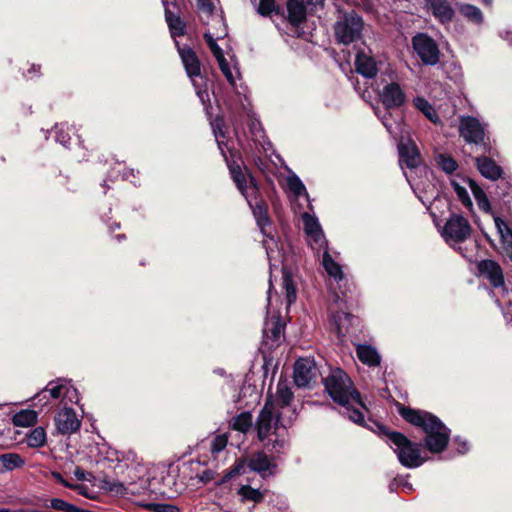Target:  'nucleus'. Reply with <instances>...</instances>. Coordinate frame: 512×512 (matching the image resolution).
Masks as SVG:
<instances>
[{"mask_svg": "<svg viewBox=\"0 0 512 512\" xmlns=\"http://www.w3.org/2000/svg\"><path fill=\"white\" fill-rule=\"evenodd\" d=\"M323 384L331 399L342 408L341 413L352 422L362 424V411L367 408L349 375L341 368H330Z\"/></svg>", "mask_w": 512, "mask_h": 512, "instance_id": "nucleus-1", "label": "nucleus"}, {"mask_svg": "<svg viewBox=\"0 0 512 512\" xmlns=\"http://www.w3.org/2000/svg\"><path fill=\"white\" fill-rule=\"evenodd\" d=\"M399 414L410 424L420 427L426 434L424 443L432 453H441L448 445L450 430L435 415L424 410L400 407Z\"/></svg>", "mask_w": 512, "mask_h": 512, "instance_id": "nucleus-2", "label": "nucleus"}, {"mask_svg": "<svg viewBox=\"0 0 512 512\" xmlns=\"http://www.w3.org/2000/svg\"><path fill=\"white\" fill-rule=\"evenodd\" d=\"M381 103L385 107V111L381 114L376 111L378 118L382 121L390 135L394 138L403 133V118L401 115L392 121V113L390 109L399 108L406 102V94L400 84L397 82L387 83L378 93Z\"/></svg>", "mask_w": 512, "mask_h": 512, "instance_id": "nucleus-3", "label": "nucleus"}, {"mask_svg": "<svg viewBox=\"0 0 512 512\" xmlns=\"http://www.w3.org/2000/svg\"><path fill=\"white\" fill-rule=\"evenodd\" d=\"M276 467V464L268 455L262 451H257L246 458L236 461L231 469L224 474L219 484L228 482L235 476L243 475L247 470L258 473L265 479L275 475Z\"/></svg>", "mask_w": 512, "mask_h": 512, "instance_id": "nucleus-4", "label": "nucleus"}, {"mask_svg": "<svg viewBox=\"0 0 512 512\" xmlns=\"http://www.w3.org/2000/svg\"><path fill=\"white\" fill-rule=\"evenodd\" d=\"M221 123L222 121L219 119H216L215 122L213 123V132L218 144V148L221 151V154L226 159L231 178L233 179L235 185L237 186L241 194L245 197V199H248V197H250V194H257V186L254 183L252 176L247 175L245 172H243L240 165H238L235 162H230L228 160L224 150V147L227 149L228 147L223 140L225 138V133L221 127Z\"/></svg>", "mask_w": 512, "mask_h": 512, "instance_id": "nucleus-5", "label": "nucleus"}, {"mask_svg": "<svg viewBox=\"0 0 512 512\" xmlns=\"http://www.w3.org/2000/svg\"><path fill=\"white\" fill-rule=\"evenodd\" d=\"M389 440L395 446L399 462L406 468H417L425 462L421 456L420 444L410 441L406 436L399 432L388 434Z\"/></svg>", "mask_w": 512, "mask_h": 512, "instance_id": "nucleus-6", "label": "nucleus"}, {"mask_svg": "<svg viewBox=\"0 0 512 512\" xmlns=\"http://www.w3.org/2000/svg\"><path fill=\"white\" fill-rule=\"evenodd\" d=\"M246 200L252 210L256 223L264 236L263 246L266 250L268 259L271 260L274 247H277V242L269 231L271 220L268 215V206L263 199H258L256 194H250V197Z\"/></svg>", "mask_w": 512, "mask_h": 512, "instance_id": "nucleus-7", "label": "nucleus"}, {"mask_svg": "<svg viewBox=\"0 0 512 512\" xmlns=\"http://www.w3.org/2000/svg\"><path fill=\"white\" fill-rule=\"evenodd\" d=\"M289 423L284 419L283 412L276 411L273 401H266L255 423L258 440L265 442L276 433L279 424L285 427Z\"/></svg>", "mask_w": 512, "mask_h": 512, "instance_id": "nucleus-8", "label": "nucleus"}, {"mask_svg": "<svg viewBox=\"0 0 512 512\" xmlns=\"http://www.w3.org/2000/svg\"><path fill=\"white\" fill-rule=\"evenodd\" d=\"M440 233L449 246L455 247V245L463 243L470 238L472 227L463 215L452 213L447 218Z\"/></svg>", "mask_w": 512, "mask_h": 512, "instance_id": "nucleus-9", "label": "nucleus"}, {"mask_svg": "<svg viewBox=\"0 0 512 512\" xmlns=\"http://www.w3.org/2000/svg\"><path fill=\"white\" fill-rule=\"evenodd\" d=\"M363 26V20L357 13H346L335 24L336 38L340 43L350 44L360 38Z\"/></svg>", "mask_w": 512, "mask_h": 512, "instance_id": "nucleus-10", "label": "nucleus"}, {"mask_svg": "<svg viewBox=\"0 0 512 512\" xmlns=\"http://www.w3.org/2000/svg\"><path fill=\"white\" fill-rule=\"evenodd\" d=\"M413 49L426 65H436L440 59V50L437 43L427 34L419 33L412 39Z\"/></svg>", "mask_w": 512, "mask_h": 512, "instance_id": "nucleus-11", "label": "nucleus"}, {"mask_svg": "<svg viewBox=\"0 0 512 512\" xmlns=\"http://www.w3.org/2000/svg\"><path fill=\"white\" fill-rule=\"evenodd\" d=\"M45 388L50 398L59 399L64 406L68 403H77L79 400L77 389L66 379L50 381Z\"/></svg>", "mask_w": 512, "mask_h": 512, "instance_id": "nucleus-12", "label": "nucleus"}, {"mask_svg": "<svg viewBox=\"0 0 512 512\" xmlns=\"http://www.w3.org/2000/svg\"><path fill=\"white\" fill-rule=\"evenodd\" d=\"M292 400L293 392L288 381L280 379L277 384L276 394L270 396L266 401H273L277 412H283V414L286 411L289 412L288 422H292L296 417L295 409H291L290 407Z\"/></svg>", "mask_w": 512, "mask_h": 512, "instance_id": "nucleus-13", "label": "nucleus"}, {"mask_svg": "<svg viewBox=\"0 0 512 512\" xmlns=\"http://www.w3.org/2000/svg\"><path fill=\"white\" fill-rule=\"evenodd\" d=\"M315 362L309 358H300L294 365V382L299 388H306L315 382L318 375Z\"/></svg>", "mask_w": 512, "mask_h": 512, "instance_id": "nucleus-14", "label": "nucleus"}, {"mask_svg": "<svg viewBox=\"0 0 512 512\" xmlns=\"http://www.w3.org/2000/svg\"><path fill=\"white\" fill-rule=\"evenodd\" d=\"M459 132L466 142L474 144L482 143L485 136L484 126L472 116L460 119Z\"/></svg>", "mask_w": 512, "mask_h": 512, "instance_id": "nucleus-15", "label": "nucleus"}, {"mask_svg": "<svg viewBox=\"0 0 512 512\" xmlns=\"http://www.w3.org/2000/svg\"><path fill=\"white\" fill-rule=\"evenodd\" d=\"M284 332V323L280 316L266 319L263 327V344L269 349L277 347Z\"/></svg>", "mask_w": 512, "mask_h": 512, "instance_id": "nucleus-16", "label": "nucleus"}, {"mask_svg": "<svg viewBox=\"0 0 512 512\" xmlns=\"http://www.w3.org/2000/svg\"><path fill=\"white\" fill-rule=\"evenodd\" d=\"M302 219L305 232L310 238L312 249L319 251L323 248H327V242L317 218L308 213H304Z\"/></svg>", "mask_w": 512, "mask_h": 512, "instance_id": "nucleus-17", "label": "nucleus"}, {"mask_svg": "<svg viewBox=\"0 0 512 512\" xmlns=\"http://www.w3.org/2000/svg\"><path fill=\"white\" fill-rule=\"evenodd\" d=\"M480 274L486 277L494 288H501L503 294H508L504 287V276L500 265L494 260H483L478 264Z\"/></svg>", "mask_w": 512, "mask_h": 512, "instance_id": "nucleus-18", "label": "nucleus"}, {"mask_svg": "<svg viewBox=\"0 0 512 512\" xmlns=\"http://www.w3.org/2000/svg\"><path fill=\"white\" fill-rule=\"evenodd\" d=\"M55 424L61 434H71L79 429L80 420L77 418L75 411L65 405L63 409L56 414Z\"/></svg>", "mask_w": 512, "mask_h": 512, "instance_id": "nucleus-19", "label": "nucleus"}, {"mask_svg": "<svg viewBox=\"0 0 512 512\" xmlns=\"http://www.w3.org/2000/svg\"><path fill=\"white\" fill-rule=\"evenodd\" d=\"M356 71L365 78L372 79L378 73V63L371 50H360L355 57Z\"/></svg>", "mask_w": 512, "mask_h": 512, "instance_id": "nucleus-20", "label": "nucleus"}, {"mask_svg": "<svg viewBox=\"0 0 512 512\" xmlns=\"http://www.w3.org/2000/svg\"><path fill=\"white\" fill-rule=\"evenodd\" d=\"M182 63L185 67L186 73L188 77L191 79L193 84L195 85V77L200 76V62L195 52L189 47H183L178 49Z\"/></svg>", "mask_w": 512, "mask_h": 512, "instance_id": "nucleus-21", "label": "nucleus"}, {"mask_svg": "<svg viewBox=\"0 0 512 512\" xmlns=\"http://www.w3.org/2000/svg\"><path fill=\"white\" fill-rule=\"evenodd\" d=\"M400 163H404L408 168H416L420 163V155L414 143L401 141L398 144Z\"/></svg>", "mask_w": 512, "mask_h": 512, "instance_id": "nucleus-22", "label": "nucleus"}, {"mask_svg": "<svg viewBox=\"0 0 512 512\" xmlns=\"http://www.w3.org/2000/svg\"><path fill=\"white\" fill-rule=\"evenodd\" d=\"M426 7L442 23L451 21L454 15L447 0H426Z\"/></svg>", "mask_w": 512, "mask_h": 512, "instance_id": "nucleus-23", "label": "nucleus"}, {"mask_svg": "<svg viewBox=\"0 0 512 512\" xmlns=\"http://www.w3.org/2000/svg\"><path fill=\"white\" fill-rule=\"evenodd\" d=\"M470 182H475L470 178L464 177H455L451 179L450 183L453 187V190L457 194L459 201L465 206L468 210H472L473 203L468 193L467 188H470Z\"/></svg>", "mask_w": 512, "mask_h": 512, "instance_id": "nucleus-24", "label": "nucleus"}, {"mask_svg": "<svg viewBox=\"0 0 512 512\" xmlns=\"http://www.w3.org/2000/svg\"><path fill=\"white\" fill-rule=\"evenodd\" d=\"M476 165L483 177L493 181L499 179L503 172L495 161L486 156L476 158Z\"/></svg>", "mask_w": 512, "mask_h": 512, "instance_id": "nucleus-25", "label": "nucleus"}, {"mask_svg": "<svg viewBox=\"0 0 512 512\" xmlns=\"http://www.w3.org/2000/svg\"><path fill=\"white\" fill-rule=\"evenodd\" d=\"M353 316L345 312L341 311H333L331 317V329L337 334L340 338L345 335L348 331V325L351 323Z\"/></svg>", "mask_w": 512, "mask_h": 512, "instance_id": "nucleus-26", "label": "nucleus"}, {"mask_svg": "<svg viewBox=\"0 0 512 512\" xmlns=\"http://www.w3.org/2000/svg\"><path fill=\"white\" fill-rule=\"evenodd\" d=\"M356 353L358 359L365 365L374 367L380 364L381 357L378 351L371 345L358 344Z\"/></svg>", "mask_w": 512, "mask_h": 512, "instance_id": "nucleus-27", "label": "nucleus"}, {"mask_svg": "<svg viewBox=\"0 0 512 512\" xmlns=\"http://www.w3.org/2000/svg\"><path fill=\"white\" fill-rule=\"evenodd\" d=\"M306 7L308 6L300 2L299 0H288V21L294 26H297L300 23H302L306 18Z\"/></svg>", "mask_w": 512, "mask_h": 512, "instance_id": "nucleus-28", "label": "nucleus"}, {"mask_svg": "<svg viewBox=\"0 0 512 512\" xmlns=\"http://www.w3.org/2000/svg\"><path fill=\"white\" fill-rule=\"evenodd\" d=\"M265 492V490L256 489L250 485H241L237 490V495L242 503L252 502L256 505L264 500Z\"/></svg>", "mask_w": 512, "mask_h": 512, "instance_id": "nucleus-29", "label": "nucleus"}, {"mask_svg": "<svg viewBox=\"0 0 512 512\" xmlns=\"http://www.w3.org/2000/svg\"><path fill=\"white\" fill-rule=\"evenodd\" d=\"M24 464V459L17 453L0 454V474L21 468Z\"/></svg>", "mask_w": 512, "mask_h": 512, "instance_id": "nucleus-30", "label": "nucleus"}, {"mask_svg": "<svg viewBox=\"0 0 512 512\" xmlns=\"http://www.w3.org/2000/svg\"><path fill=\"white\" fill-rule=\"evenodd\" d=\"M50 478L55 483L60 484L63 487L75 490L80 494H85V487L82 484L74 482L73 477L69 476L66 472L63 474L57 471H52L50 473Z\"/></svg>", "mask_w": 512, "mask_h": 512, "instance_id": "nucleus-31", "label": "nucleus"}, {"mask_svg": "<svg viewBox=\"0 0 512 512\" xmlns=\"http://www.w3.org/2000/svg\"><path fill=\"white\" fill-rule=\"evenodd\" d=\"M38 414L34 410H21L14 414L12 422L17 427H29L37 422Z\"/></svg>", "mask_w": 512, "mask_h": 512, "instance_id": "nucleus-32", "label": "nucleus"}, {"mask_svg": "<svg viewBox=\"0 0 512 512\" xmlns=\"http://www.w3.org/2000/svg\"><path fill=\"white\" fill-rule=\"evenodd\" d=\"M323 266L329 276L333 277L337 282L343 279L341 266L332 259L326 248L323 253Z\"/></svg>", "mask_w": 512, "mask_h": 512, "instance_id": "nucleus-33", "label": "nucleus"}, {"mask_svg": "<svg viewBox=\"0 0 512 512\" xmlns=\"http://www.w3.org/2000/svg\"><path fill=\"white\" fill-rule=\"evenodd\" d=\"M470 190L473 193V196L477 202L478 207L486 212H491V205L490 201L484 192V190L476 183V182H470Z\"/></svg>", "mask_w": 512, "mask_h": 512, "instance_id": "nucleus-34", "label": "nucleus"}, {"mask_svg": "<svg viewBox=\"0 0 512 512\" xmlns=\"http://www.w3.org/2000/svg\"><path fill=\"white\" fill-rule=\"evenodd\" d=\"M458 9L460 14L470 22L478 25L483 22V14L478 7L465 3L461 4Z\"/></svg>", "mask_w": 512, "mask_h": 512, "instance_id": "nucleus-35", "label": "nucleus"}, {"mask_svg": "<svg viewBox=\"0 0 512 512\" xmlns=\"http://www.w3.org/2000/svg\"><path fill=\"white\" fill-rule=\"evenodd\" d=\"M414 106L420 110L431 122L438 123L440 121L433 106L423 97H416L413 100Z\"/></svg>", "mask_w": 512, "mask_h": 512, "instance_id": "nucleus-36", "label": "nucleus"}, {"mask_svg": "<svg viewBox=\"0 0 512 512\" xmlns=\"http://www.w3.org/2000/svg\"><path fill=\"white\" fill-rule=\"evenodd\" d=\"M165 18L172 36H182L185 34V23L179 16L174 15L169 10H165Z\"/></svg>", "mask_w": 512, "mask_h": 512, "instance_id": "nucleus-37", "label": "nucleus"}, {"mask_svg": "<svg viewBox=\"0 0 512 512\" xmlns=\"http://www.w3.org/2000/svg\"><path fill=\"white\" fill-rule=\"evenodd\" d=\"M253 424V417L250 412H242L232 419L231 426L234 430L246 433Z\"/></svg>", "mask_w": 512, "mask_h": 512, "instance_id": "nucleus-38", "label": "nucleus"}, {"mask_svg": "<svg viewBox=\"0 0 512 512\" xmlns=\"http://www.w3.org/2000/svg\"><path fill=\"white\" fill-rule=\"evenodd\" d=\"M495 226L497 231L501 237L502 243L504 244L506 249L512 247V230L508 227V225L500 218H494Z\"/></svg>", "mask_w": 512, "mask_h": 512, "instance_id": "nucleus-39", "label": "nucleus"}, {"mask_svg": "<svg viewBox=\"0 0 512 512\" xmlns=\"http://www.w3.org/2000/svg\"><path fill=\"white\" fill-rule=\"evenodd\" d=\"M27 445L32 448L42 447L46 443V432L42 427L30 431L26 438Z\"/></svg>", "mask_w": 512, "mask_h": 512, "instance_id": "nucleus-40", "label": "nucleus"}, {"mask_svg": "<svg viewBox=\"0 0 512 512\" xmlns=\"http://www.w3.org/2000/svg\"><path fill=\"white\" fill-rule=\"evenodd\" d=\"M217 62L221 72L226 77L227 81L232 86H235L236 79L240 75L238 68L236 66L231 67L225 58H223V61L219 60Z\"/></svg>", "mask_w": 512, "mask_h": 512, "instance_id": "nucleus-41", "label": "nucleus"}, {"mask_svg": "<svg viewBox=\"0 0 512 512\" xmlns=\"http://www.w3.org/2000/svg\"><path fill=\"white\" fill-rule=\"evenodd\" d=\"M437 165L447 174H452L457 170V162L449 155L439 154L435 158Z\"/></svg>", "mask_w": 512, "mask_h": 512, "instance_id": "nucleus-42", "label": "nucleus"}, {"mask_svg": "<svg viewBox=\"0 0 512 512\" xmlns=\"http://www.w3.org/2000/svg\"><path fill=\"white\" fill-rule=\"evenodd\" d=\"M283 288L286 294L287 305L290 306L296 300V289L289 275L283 277Z\"/></svg>", "mask_w": 512, "mask_h": 512, "instance_id": "nucleus-43", "label": "nucleus"}, {"mask_svg": "<svg viewBox=\"0 0 512 512\" xmlns=\"http://www.w3.org/2000/svg\"><path fill=\"white\" fill-rule=\"evenodd\" d=\"M289 189L296 195L301 196L306 194V188L298 176L292 175L287 179Z\"/></svg>", "mask_w": 512, "mask_h": 512, "instance_id": "nucleus-44", "label": "nucleus"}, {"mask_svg": "<svg viewBox=\"0 0 512 512\" xmlns=\"http://www.w3.org/2000/svg\"><path fill=\"white\" fill-rule=\"evenodd\" d=\"M256 9L261 16H270L276 11L275 0H260Z\"/></svg>", "mask_w": 512, "mask_h": 512, "instance_id": "nucleus-45", "label": "nucleus"}, {"mask_svg": "<svg viewBox=\"0 0 512 512\" xmlns=\"http://www.w3.org/2000/svg\"><path fill=\"white\" fill-rule=\"evenodd\" d=\"M104 488L115 495L124 496L127 494V488L118 481H105Z\"/></svg>", "mask_w": 512, "mask_h": 512, "instance_id": "nucleus-46", "label": "nucleus"}, {"mask_svg": "<svg viewBox=\"0 0 512 512\" xmlns=\"http://www.w3.org/2000/svg\"><path fill=\"white\" fill-rule=\"evenodd\" d=\"M51 507L54 509L66 511V512H80V509L76 508L74 505L65 502L62 499H52Z\"/></svg>", "mask_w": 512, "mask_h": 512, "instance_id": "nucleus-47", "label": "nucleus"}, {"mask_svg": "<svg viewBox=\"0 0 512 512\" xmlns=\"http://www.w3.org/2000/svg\"><path fill=\"white\" fill-rule=\"evenodd\" d=\"M55 133H56V136H55L56 142H58L61 145L66 147L67 144L69 143L70 136L65 131L64 125H60V126L56 125L55 126Z\"/></svg>", "mask_w": 512, "mask_h": 512, "instance_id": "nucleus-48", "label": "nucleus"}, {"mask_svg": "<svg viewBox=\"0 0 512 512\" xmlns=\"http://www.w3.org/2000/svg\"><path fill=\"white\" fill-rule=\"evenodd\" d=\"M227 445V439L224 436H217L211 442V451L213 454L221 452Z\"/></svg>", "mask_w": 512, "mask_h": 512, "instance_id": "nucleus-49", "label": "nucleus"}, {"mask_svg": "<svg viewBox=\"0 0 512 512\" xmlns=\"http://www.w3.org/2000/svg\"><path fill=\"white\" fill-rule=\"evenodd\" d=\"M34 399L36 400V403L34 405L40 406V407L47 406L50 403V400H52V398L49 397V394H48L46 388H44L39 393H37L34 396Z\"/></svg>", "mask_w": 512, "mask_h": 512, "instance_id": "nucleus-50", "label": "nucleus"}, {"mask_svg": "<svg viewBox=\"0 0 512 512\" xmlns=\"http://www.w3.org/2000/svg\"><path fill=\"white\" fill-rule=\"evenodd\" d=\"M150 507L155 512H180V509L170 504H151Z\"/></svg>", "mask_w": 512, "mask_h": 512, "instance_id": "nucleus-51", "label": "nucleus"}, {"mask_svg": "<svg viewBox=\"0 0 512 512\" xmlns=\"http://www.w3.org/2000/svg\"><path fill=\"white\" fill-rule=\"evenodd\" d=\"M209 48L217 61H219V60L223 61V58H225V57H224L222 49L219 47V45L217 43L212 45Z\"/></svg>", "mask_w": 512, "mask_h": 512, "instance_id": "nucleus-52", "label": "nucleus"}, {"mask_svg": "<svg viewBox=\"0 0 512 512\" xmlns=\"http://www.w3.org/2000/svg\"><path fill=\"white\" fill-rule=\"evenodd\" d=\"M265 445L267 447L271 446L272 450L279 452V450L284 447V440H280V439L276 438L275 440L272 441V443L270 441H268Z\"/></svg>", "mask_w": 512, "mask_h": 512, "instance_id": "nucleus-53", "label": "nucleus"}, {"mask_svg": "<svg viewBox=\"0 0 512 512\" xmlns=\"http://www.w3.org/2000/svg\"><path fill=\"white\" fill-rule=\"evenodd\" d=\"M455 443L458 445L457 450L459 454H464L468 451V444L466 441L462 440L460 437L455 438Z\"/></svg>", "mask_w": 512, "mask_h": 512, "instance_id": "nucleus-54", "label": "nucleus"}, {"mask_svg": "<svg viewBox=\"0 0 512 512\" xmlns=\"http://www.w3.org/2000/svg\"><path fill=\"white\" fill-rule=\"evenodd\" d=\"M73 475L77 481H83L87 479L86 472L80 467H76L73 471Z\"/></svg>", "mask_w": 512, "mask_h": 512, "instance_id": "nucleus-55", "label": "nucleus"}, {"mask_svg": "<svg viewBox=\"0 0 512 512\" xmlns=\"http://www.w3.org/2000/svg\"><path fill=\"white\" fill-rule=\"evenodd\" d=\"M300 2L304 3L307 6H318L322 5L324 0H299Z\"/></svg>", "mask_w": 512, "mask_h": 512, "instance_id": "nucleus-56", "label": "nucleus"}, {"mask_svg": "<svg viewBox=\"0 0 512 512\" xmlns=\"http://www.w3.org/2000/svg\"><path fill=\"white\" fill-rule=\"evenodd\" d=\"M204 38H205V40H206V42H207V44H208V46H209V47H211L212 45H214V44H216V43H217V42H216V39H215V38L213 37V35H212V34H210V33H205V34H204Z\"/></svg>", "mask_w": 512, "mask_h": 512, "instance_id": "nucleus-57", "label": "nucleus"}, {"mask_svg": "<svg viewBox=\"0 0 512 512\" xmlns=\"http://www.w3.org/2000/svg\"><path fill=\"white\" fill-rule=\"evenodd\" d=\"M198 4L201 7H204V8L207 7L209 10H211V4L209 3V0H198Z\"/></svg>", "mask_w": 512, "mask_h": 512, "instance_id": "nucleus-58", "label": "nucleus"}, {"mask_svg": "<svg viewBox=\"0 0 512 512\" xmlns=\"http://www.w3.org/2000/svg\"><path fill=\"white\" fill-rule=\"evenodd\" d=\"M197 95L199 96L200 100L204 103L205 98H208V93L206 91H197Z\"/></svg>", "mask_w": 512, "mask_h": 512, "instance_id": "nucleus-59", "label": "nucleus"}, {"mask_svg": "<svg viewBox=\"0 0 512 512\" xmlns=\"http://www.w3.org/2000/svg\"><path fill=\"white\" fill-rule=\"evenodd\" d=\"M502 38L509 41L510 44H512V32H505V35H501Z\"/></svg>", "mask_w": 512, "mask_h": 512, "instance_id": "nucleus-60", "label": "nucleus"}, {"mask_svg": "<svg viewBox=\"0 0 512 512\" xmlns=\"http://www.w3.org/2000/svg\"><path fill=\"white\" fill-rule=\"evenodd\" d=\"M130 176H133L134 177V171L133 170H130L128 172H125L124 175H123V178L128 180L130 178Z\"/></svg>", "mask_w": 512, "mask_h": 512, "instance_id": "nucleus-61", "label": "nucleus"}, {"mask_svg": "<svg viewBox=\"0 0 512 512\" xmlns=\"http://www.w3.org/2000/svg\"><path fill=\"white\" fill-rule=\"evenodd\" d=\"M268 304H267V307L269 308L270 305H271V286L269 287V290H268Z\"/></svg>", "mask_w": 512, "mask_h": 512, "instance_id": "nucleus-62", "label": "nucleus"}, {"mask_svg": "<svg viewBox=\"0 0 512 512\" xmlns=\"http://www.w3.org/2000/svg\"><path fill=\"white\" fill-rule=\"evenodd\" d=\"M496 303L500 308H503V301L500 298L496 299Z\"/></svg>", "mask_w": 512, "mask_h": 512, "instance_id": "nucleus-63", "label": "nucleus"}, {"mask_svg": "<svg viewBox=\"0 0 512 512\" xmlns=\"http://www.w3.org/2000/svg\"><path fill=\"white\" fill-rule=\"evenodd\" d=\"M404 489H407L408 491L412 490V486L410 484H404Z\"/></svg>", "mask_w": 512, "mask_h": 512, "instance_id": "nucleus-64", "label": "nucleus"}]
</instances>
